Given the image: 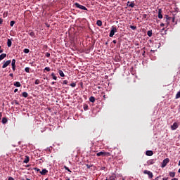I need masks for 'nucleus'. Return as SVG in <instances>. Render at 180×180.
Wrapping results in <instances>:
<instances>
[{
	"label": "nucleus",
	"instance_id": "f257e3e1",
	"mask_svg": "<svg viewBox=\"0 0 180 180\" xmlns=\"http://www.w3.org/2000/svg\"><path fill=\"white\" fill-rule=\"evenodd\" d=\"M97 157H109L110 155V153L109 152H103L101 151L96 153Z\"/></svg>",
	"mask_w": 180,
	"mask_h": 180
},
{
	"label": "nucleus",
	"instance_id": "39448f33",
	"mask_svg": "<svg viewBox=\"0 0 180 180\" xmlns=\"http://www.w3.org/2000/svg\"><path fill=\"white\" fill-rule=\"evenodd\" d=\"M168 162H169V158L165 159V160L162 161V162L161 167H162V168H165V167H167V164H168Z\"/></svg>",
	"mask_w": 180,
	"mask_h": 180
},
{
	"label": "nucleus",
	"instance_id": "680f3d73",
	"mask_svg": "<svg viewBox=\"0 0 180 180\" xmlns=\"http://www.w3.org/2000/svg\"><path fill=\"white\" fill-rule=\"evenodd\" d=\"M66 180H70V178H68Z\"/></svg>",
	"mask_w": 180,
	"mask_h": 180
},
{
	"label": "nucleus",
	"instance_id": "393cba45",
	"mask_svg": "<svg viewBox=\"0 0 180 180\" xmlns=\"http://www.w3.org/2000/svg\"><path fill=\"white\" fill-rule=\"evenodd\" d=\"M15 64H16V60L13 59L11 61V65H16Z\"/></svg>",
	"mask_w": 180,
	"mask_h": 180
},
{
	"label": "nucleus",
	"instance_id": "a19ab883",
	"mask_svg": "<svg viewBox=\"0 0 180 180\" xmlns=\"http://www.w3.org/2000/svg\"><path fill=\"white\" fill-rule=\"evenodd\" d=\"M86 167L89 169V168H91L92 165H86Z\"/></svg>",
	"mask_w": 180,
	"mask_h": 180
},
{
	"label": "nucleus",
	"instance_id": "603ef678",
	"mask_svg": "<svg viewBox=\"0 0 180 180\" xmlns=\"http://www.w3.org/2000/svg\"><path fill=\"white\" fill-rule=\"evenodd\" d=\"M172 22H175V18H172Z\"/></svg>",
	"mask_w": 180,
	"mask_h": 180
},
{
	"label": "nucleus",
	"instance_id": "7c9ffc66",
	"mask_svg": "<svg viewBox=\"0 0 180 180\" xmlns=\"http://www.w3.org/2000/svg\"><path fill=\"white\" fill-rule=\"evenodd\" d=\"M70 86H72V88H75V86H77V84L76 83H72V84H70Z\"/></svg>",
	"mask_w": 180,
	"mask_h": 180
},
{
	"label": "nucleus",
	"instance_id": "f704fd0d",
	"mask_svg": "<svg viewBox=\"0 0 180 180\" xmlns=\"http://www.w3.org/2000/svg\"><path fill=\"white\" fill-rule=\"evenodd\" d=\"M23 51L25 53V54H27L29 53L30 50L28 49H25Z\"/></svg>",
	"mask_w": 180,
	"mask_h": 180
},
{
	"label": "nucleus",
	"instance_id": "9d476101",
	"mask_svg": "<svg viewBox=\"0 0 180 180\" xmlns=\"http://www.w3.org/2000/svg\"><path fill=\"white\" fill-rule=\"evenodd\" d=\"M7 46H8V47H11L12 46V39H8Z\"/></svg>",
	"mask_w": 180,
	"mask_h": 180
},
{
	"label": "nucleus",
	"instance_id": "f8f14e48",
	"mask_svg": "<svg viewBox=\"0 0 180 180\" xmlns=\"http://www.w3.org/2000/svg\"><path fill=\"white\" fill-rule=\"evenodd\" d=\"M158 18L162 19V11H161V9H159L158 11Z\"/></svg>",
	"mask_w": 180,
	"mask_h": 180
},
{
	"label": "nucleus",
	"instance_id": "0e129e2a",
	"mask_svg": "<svg viewBox=\"0 0 180 180\" xmlns=\"http://www.w3.org/2000/svg\"><path fill=\"white\" fill-rule=\"evenodd\" d=\"M45 180H47V179H46Z\"/></svg>",
	"mask_w": 180,
	"mask_h": 180
},
{
	"label": "nucleus",
	"instance_id": "1a4fd4ad",
	"mask_svg": "<svg viewBox=\"0 0 180 180\" xmlns=\"http://www.w3.org/2000/svg\"><path fill=\"white\" fill-rule=\"evenodd\" d=\"M153 154H154L153 150H147L146 152V155H148V157H151V155H153Z\"/></svg>",
	"mask_w": 180,
	"mask_h": 180
},
{
	"label": "nucleus",
	"instance_id": "2f4dec72",
	"mask_svg": "<svg viewBox=\"0 0 180 180\" xmlns=\"http://www.w3.org/2000/svg\"><path fill=\"white\" fill-rule=\"evenodd\" d=\"M83 108H84V110H88V105L84 104Z\"/></svg>",
	"mask_w": 180,
	"mask_h": 180
},
{
	"label": "nucleus",
	"instance_id": "5fc2aeb1",
	"mask_svg": "<svg viewBox=\"0 0 180 180\" xmlns=\"http://www.w3.org/2000/svg\"><path fill=\"white\" fill-rule=\"evenodd\" d=\"M172 180H178V179L177 178H174Z\"/></svg>",
	"mask_w": 180,
	"mask_h": 180
},
{
	"label": "nucleus",
	"instance_id": "37998d69",
	"mask_svg": "<svg viewBox=\"0 0 180 180\" xmlns=\"http://www.w3.org/2000/svg\"><path fill=\"white\" fill-rule=\"evenodd\" d=\"M1 53H4V49H2L1 46H0V54Z\"/></svg>",
	"mask_w": 180,
	"mask_h": 180
},
{
	"label": "nucleus",
	"instance_id": "0eeeda50",
	"mask_svg": "<svg viewBox=\"0 0 180 180\" xmlns=\"http://www.w3.org/2000/svg\"><path fill=\"white\" fill-rule=\"evenodd\" d=\"M11 63V60H8L6 62H4V65H2V68H6V67H8V65H9Z\"/></svg>",
	"mask_w": 180,
	"mask_h": 180
},
{
	"label": "nucleus",
	"instance_id": "f03ea898",
	"mask_svg": "<svg viewBox=\"0 0 180 180\" xmlns=\"http://www.w3.org/2000/svg\"><path fill=\"white\" fill-rule=\"evenodd\" d=\"M117 28H116V27L115 26H112L111 30L109 34L110 37H112L113 36H115V33H117Z\"/></svg>",
	"mask_w": 180,
	"mask_h": 180
},
{
	"label": "nucleus",
	"instance_id": "2eb2a0df",
	"mask_svg": "<svg viewBox=\"0 0 180 180\" xmlns=\"http://www.w3.org/2000/svg\"><path fill=\"white\" fill-rule=\"evenodd\" d=\"M6 57V53H1L0 55V61H2V60H4V58H5Z\"/></svg>",
	"mask_w": 180,
	"mask_h": 180
},
{
	"label": "nucleus",
	"instance_id": "09e8293b",
	"mask_svg": "<svg viewBox=\"0 0 180 180\" xmlns=\"http://www.w3.org/2000/svg\"><path fill=\"white\" fill-rule=\"evenodd\" d=\"M8 180H15L13 177H9Z\"/></svg>",
	"mask_w": 180,
	"mask_h": 180
},
{
	"label": "nucleus",
	"instance_id": "423d86ee",
	"mask_svg": "<svg viewBox=\"0 0 180 180\" xmlns=\"http://www.w3.org/2000/svg\"><path fill=\"white\" fill-rule=\"evenodd\" d=\"M153 164H155V160L150 159L146 162V164L144 165H153Z\"/></svg>",
	"mask_w": 180,
	"mask_h": 180
},
{
	"label": "nucleus",
	"instance_id": "4468645a",
	"mask_svg": "<svg viewBox=\"0 0 180 180\" xmlns=\"http://www.w3.org/2000/svg\"><path fill=\"white\" fill-rule=\"evenodd\" d=\"M1 123H3V124H6V123H8V118L3 117L1 120Z\"/></svg>",
	"mask_w": 180,
	"mask_h": 180
},
{
	"label": "nucleus",
	"instance_id": "9b49d317",
	"mask_svg": "<svg viewBox=\"0 0 180 180\" xmlns=\"http://www.w3.org/2000/svg\"><path fill=\"white\" fill-rule=\"evenodd\" d=\"M14 86H16L17 88H20L22 86V84H20V82H15L13 84Z\"/></svg>",
	"mask_w": 180,
	"mask_h": 180
},
{
	"label": "nucleus",
	"instance_id": "a211bd4d",
	"mask_svg": "<svg viewBox=\"0 0 180 180\" xmlns=\"http://www.w3.org/2000/svg\"><path fill=\"white\" fill-rule=\"evenodd\" d=\"M22 96L23 98H27V96H29V94H27V92L24 91L22 92Z\"/></svg>",
	"mask_w": 180,
	"mask_h": 180
},
{
	"label": "nucleus",
	"instance_id": "a878e982",
	"mask_svg": "<svg viewBox=\"0 0 180 180\" xmlns=\"http://www.w3.org/2000/svg\"><path fill=\"white\" fill-rule=\"evenodd\" d=\"M130 29H131L132 30H136V29H137V27H136L134 25H131Z\"/></svg>",
	"mask_w": 180,
	"mask_h": 180
},
{
	"label": "nucleus",
	"instance_id": "79ce46f5",
	"mask_svg": "<svg viewBox=\"0 0 180 180\" xmlns=\"http://www.w3.org/2000/svg\"><path fill=\"white\" fill-rule=\"evenodd\" d=\"M46 57H50V53H49V52H46Z\"/></svg>",
	"mask_w": 180,
	"mask_h": 180
},
{
	"label": "nucleus",
	"instance_id": "c9c22d12",
	"mask_svg": "<svg viewBox=\"0 0 180 180\" xmlns=\"http://www.w3.org/2000/svg\"><path fill=\"white\" fill-rule=\"evenodd\" d=\"M171 20V17L166 15V22H168V20Z\"/></svg>",
	"mask_w": 180,
	"mask_h": 180
},
{
	"label": "nucleus",
	"instance_id": "8fccbe9b",
	"mask_svg": "<svg viewBox=\"0 0 180 180\" xmlns=\"http://www.w3.org/2000/svg\"><path fill=\"white\" fill-rule=\"evenodd\" d=\"M18 92V89H14V93L16 94Z\"/></svg>",
	"mask_w": 180,
	"mask_h": 180
},
{
	"label": "nucleus",
	"instance_id": "4be33fe9",
	"mask_svg": "<svg viewBox=\"0 0 180 180\" xmlns=\"http://www.w3.org/2000/svg\"><path fill=\"white\" fill-rule=\"evenodd\" d=\"M96 25L97 26H102V21L101 20H97Z\"/></svg>",
	"mask_w": 180,
	"mask_h": 180
},
{
	"label": "nucleus",
	"instance_id": "e433bc0d",
	"mask_svg": "<svg viewBox=\"0 0 180 180\" xmlns=\"http://www.w3.org/2000/svg\"><path fill=\"white\" fill-rule=\"evenodd\" d=\"M11 66H12L13 71H15L16 70V65H11Z\"/></svg>",
	"mask_w": 180,
	"mask_h": 180
},
{
	"label": "nucleus",
	"instance_id": "aec40b11",
	"mask_svg": "<svg viewBox=\"0 0 180 180\" xmlns=\"http://www.w3.org/2000/svg\"><path fill=\"white\" fill-rule=\"evenodd\" d=\"M169 176H171V178H174L175 176V172H169Z\"/></svg>",
	"mask_w": 180,
	"mask_h": 180
},
{
	"label": "nucleus",
	"instance_id": "3c124183",
	"mask_svg": "<svg viewBox=\"0 0 180 180\" xmlns=\"http://www.w3.org/2000/svg\"><path fill=\"white\" fill-rule=\"evenodd\" d=\"M162 180H168V178L167 177H165L162 179Z\"/></svg>",
	"mask_w": 180,
	"mask_h": 180
},
{
	"label": "nucleus",
	"instance_id": "ea45409f",
	"mask_svg": "<svg viewBox=\"0 0 180 180\" xmlns=\"http://www.w3.org/2000/svg\"><path fill=\"white\" fill-rule=\"evenodd\" d=\"M34 171H37V172H40V169L37 168V167H34Z\"/></svg>",
	"mask_w": 180,
	"mask_h": 180
},
{
	"label": "nucleus",
	"instance_id": "de8ad7c7",
	"mask_svg": "<svg viewBox=\"0 0 180 180\" xmlns=\"http://www.w3.org/2000/svg\"><path fill=\"white\" fill-rule=\"evenodd\" d=\"M112 43H113L114 44H116L117 43V41L116 40H113V41H112Z\"/></svg>",
	"mask_w": 180,
	"mask_h": 180
},
{
	"label": "nucleus",
	"instance_id": "7ed1b4c3",
	"mask_svg": "<svg viewBox=\"0 0 180 180\" xmlns=\"http://www.w3.org/2000/svg\"><path fill=\"white\" fill-rule=\"evenodd\" d=\"M143 174H145V175H148L149 179H153V177L154 176V174H153V172H151L149 170H144Z\"/></svg>",
	"mask_w": 180,
	"mask_h": 180
},
{
	"label": "nucleus",
	"instance_id": "4d7b16f0",
	"mask_svg": "<svg viewBox=\"0 0 180 180\" xmlns=\"http://www.w3.org/2000/svg\"><path fill=\"white\" fill-rule=\"evenodd\" d=\"M129 4H130V1H128V2H127V5H129Z\"/></svg>",
	"mask_w": 180,
	"mask_h": 180
},
{
	"label": "nucleus",
	"instance_id": "49530a36",
	"mask_svg": "<svg viewBox=\"0 0 180 180\" xmlns=\"http://www.w3.org/2000/svg\"><path fill=\"white\" fill-rule=\"evenodd\" d=\"M164 26H165V24H164V23H161V24H160V27H164Z\"/></svg>",
	"mask_w": 180,
	"mask_h": 180
},
{
	"label": "nucleus",
	"instance_id": "dca6fc26",
	"mask_svg": "<svg viewBox=\"0 0 180 180\" xmlns=\"http://www.w3.org/2000/svg\"><path fill=\"white\" fill-rule=\"evenodd\" d=\"M58 74H59L60 77H65V75H64V72H63V70H58Z\"/></svg>",
	"mask_w": 180,
	"mask_h": 180
},
{
	"label": "nucleus",
	"instance_id": "cd10ccee",
	"mask_svg": "<svg viewBox=\"0 0 180 180\" xmlns=\"http://www.w3.org/2000/svg\"><path fill=\"white\" fill-rule=\"evenodd\" d=\"M35 85H39L40 84V80L36 79L34 82Z\"/></svg>",
	"mask_w": 180,
	"mask_h": 180
},
{
	"label": "nucleus",
	"instance_id": "72a5a7b5",
	"mask_svg": "<svg viewBox=\"0 0 180 180\" xmlns=\"http://www.w3.org/2000/svg\"><path fill=\"white\" fill-rule=\"evenodd\" d=\"M13 25H15V21H11V22H10V26H11V27H13Z\"/></svg>",
	"mask_w": 180,
	"mask_h": 180
},
{
	"label": "nucleus",
	"instance_id": "412c9836",
	"mask_svg": "<svg viewBox=\"0 0 180 180\" xmlns=\"http://www.w3.org/2000/svg\"><path fill=\"white\" fill-rule=\"evenodd\" d=\"M127 6H129V8H134V3L131 2L129 4H127Z\"/></svg>",
	"mask_w": 180,
	"mask_h": 180
},
{
	"label": "nucleus",
	"instance_id": "473e14b6",
	"mask_svg": "<svg viewBox=\"0 0 180 180\" xmlns=\"http://www.w3.org/2000/svg\"><path fill=\"white\" fill-rule=\"evenodd\" d=\"M64 168H65V169L66 171H68V172H71V169H70V168H68V167L65 166Z\"/></svg>",
	"mask_w": 180,
	"mask_h": 180
},
{
	"label": "nucleus",
	"instance_id": "052dcab7",
	"mask_svg": "<svg viewBox=\"0 0 180 180\" xmlns=\"http://www.w3.org/2000/svg\"><path fill=\"white\" fill-rule=\"evenodd\" d=\"M146 16H147V15H144L143 18H146Z\"/></svg>",
	"mask_w": 180,
	"mask_h": 180
},
{
	"label": "nucleus",
	"instance_id": "6e6d98bb",
	"mask_svg": "<svg viewBox=\"0 0 180 180\" xmlns=\"http://www.w3.org/2000/svg\"><path fill=\"white\" fill-rule=\"evenodd\" d=\"M158 178H160V177H159V176L156 177V178L155 179V180H158Z\"/></svg>",
	"mask_w": 180,
	"mask_h": 180
},
{
	"label": "nucleus",
	"instance_id": "c756f323",
	"mask_svg": "<svg viewBox=\"0 0 180 180\" xmlns=\"http://www.w3.org/2000/svg\"><path fill=\"white\" fill-rule=\"evenodd\" d=\"M30 68H29V67H27L25 68V72H30Z\"/></svg>",
	"mask_w": 180,
	"mask_h": 180
},
{
	"label": "nucleus",
	"instance_id": "6ab92c4d",
	"mask_svg": "<svg viewBox=\"0 0 180 180\" xmlns=\"http://www.w3.org/2000/svg\"><path fill=\"white\" fill-rule=\"evenodd\" d=\"M29 162V156H25V159L24 160V163L27 164Z\"/></svg>",
	"mask_w": 180,
	"mask_h": 180
},
{
	"label": "nucleus",
	"instance_id": "a18cd8bd",
	"mask_svg": "<svg viewBox=\"0 0 180 180\" xmlns=\"http://www.w3.org/2000/svg\"><path fill=\"white\" fill-rule=\"evenodd\" d=\"M9 75L11 77V78H13V73H10Z\"/></svg>",
	"mask_w": 180,
	"mask_h": 180
},
{
	"label": "nucleus",
	"instance_id": "e2e57ef3",
	"mask_svg": "<svg viewBox=\"0 0 180 180\" xmlns=\"http://www.w3.org/2000/svg\"><path fill=\"white\" fill-rule=\"evenodd\" d=\"M105 44L108 45V42H105Z\"/></svg>",
	"mask_w": 180,
	"mask_h": 180
},
{
	"label": "nucleus",
	"instance_id": "bf43d9fd",
	"mask_svg": "<svg viewBox=\"0 0 180 180\" xmlns=\"http://www.w3.org/2000/svg\"><path fill=\"white\" fill-rule=\"evenodd\" d=\"M178 172L180 174V168L179 169V171H178Z\"/></svg>",
	"mask_w": 180,
	"mask_h": 180
},
{
	"label": "nucleus",
	"instance_id": "864d4df0",
	"mask_svg": "<svg viewBox=\"0 0 180 180\" xmlns=\"http://www.w3.org/2000/svg\"><path fill=\"white\" fill-rule=\"evenodd\" d=\"M15 105H19V102L15 101Z\"/></svg>",
	"mask_w": 180,
	"mask_h": 180
},
{
	"label": "nucleus",
	"instance_id": "f3484780",
	"mask_svg": "<svg viewBox=\"0 0 180 180\" xmlns=\"http://www.w3.org/2000/svg\"><path fill=\"white\" fill-rule=\"evenodd\" d=\"M147 35L149 37H151V36H153V31L151 30H149L147 32Z\"/></svg>",
	"mask_w": 180,
	"mask_h": 180
},
{
	"label": "nucleus",
	"instance_id": "5701e85b",
	"mask_svg": "<svg viewBox=\"0 0 180 180\" xmlns=\"http://www.w3.org/2000/svg\"><path fill=\"white\" fill-rule=\"evenodd\" d=\"M89 101H90V102H91L92 103H94V102H95V97L91 96V97L89 98Z\"/></svg>",
	"mask_w": 180,
	"mask_h": 180
},
{
	"label": "nucleus",
	"instance_id": "b1692460",
	"mask_svg": "<svg viewBox=\"0 0 180 180\" xmlns=\"http://www.w3.org/2000/svg\"><path fill=\"white\" fill-rule=\"evenodd\" d=\"M51 77H52L53 79H54L55 81H57V77H56V75H54V73H51Z\"/></svg>",
	"mask_w": 180,
	"mask_h": 180
},
{
	"label": "nucleus",
	"instance_id": "ddd939ff",
	"mask_svg": "<svg viewBox=\"0 0 180 180\" xmlns=\"http://www.w3.org/2000/svg\"><path fill=\"white\" fill-rule=\"evenodd\" d=\"M41 175H46L49 171L46 169H43L42 171L39 172Z\"/></svg>",
	"mask_w": 180,
	"mask_h": 180
},
{
	"label": "nucleus",
	"instance_id": "c85d7f7f",
	"mask_svg": "<svg viewBox=\"0 0 180 180\" xmlns=\"http://www.w3.org/2000/svg\"><path fill=\"white\" fill-rule=\"evenodd\" d=\"M115 179H116V176L115 175H112L110 177V180H116Z\"/></svg>",
	"mask_w": 180,
	"mask_h": 180
},
{
	"label": "nucleus",
	"instance_id": "20e7f679",
	"mask_svg": "<svg viewBox=\"0 0 180 180\" xmlns=\"http://www.w3.org/2000/svg\"><path fill=\"white\" fill-rule=\"evenodd\" d=\"M76 8H78L79 9H82V11H88V8H86V7H85L84 6H82L78 3H75V4Z\"/></svg>",
	"mask_w": 180,
	"mask_h": 180
},
{
	"label": "nucleus",
	"instance_id": "58836bf2",
	"mask_svg": "<svg viewBox=\"0 0 180 180\" xmlns=\"http://www.w3.org/2000/svg\"><path fill=\"white\" fill-rule=\"evenodd\" d=\"M30 36H31V37H33L34 36V32H30Z\"/></svg>",
	"mask_w": 180,
	"mask_h": 180
},
{
	"label": "nucleus",
	"instance_id": "4c0bfd02",
	"mask_svg": "<svg viewBox=\"0 0 180 180\" xmlns=\"http://www.w3.org/2000/svg\"><path fill=\"white\" fill-rule=\"evenodd\" d=\"M63 85H67V84H68V80H64L63 82Z\"/></svg>",
	"mask_w": 180,
	"mask_h": 180
},
{
	"label": "nucleus",
	"instance_id": "6e6552de",
	"mask_svg": "<svg viewBox=\"0 0 180 180\" xmlns=\"http://www.w3.org/2000/svg\"><path fill=\"white\" fill-rule=\"evenodd\" d=\"M178 123L177 122H174L172 126H171V129L172 130H176L178 129Z\"/></svg>",
	"mask_w": 180,
	"mask_h": 180
},
{
	"label": "nucleus",
	"instance_id": "13d9d810",
	"mask_svg": "<svg viewBox=\"0 0 180 180\" xmlns=\"http://www.w3.org/2000/svg\"><path fill=\"white\" fill-rule=\"evenodd\" d=\"M51 84H52V85H54V82H53L51 83Z\"/></svg>",
	"mask_w": 180,
	"mask_h": 180
},
{
	"label": "nucleus",
	"instance_id": "c03bdc74",
	"mask_svg": "<svg viewBox=\"0 0 180 180\" xmlns=\"http://www.w3.org/2000/svg\"><path fill=\"white\" fill-rule=\"evenodd\" d=\"M3 22H4V20L2 18H0V25H2Z\"/></svg>",
	"mask_w": 180,
	"mask_h": 180
},
{
	"label": "nucleus",
	"instance_id": "bb28decb",
	"mask_svg": "<svg viewBox=\"0 0 180 180\" xmlns=\"http://www.w3.org/2000/svg\"><path fill=\"white\" fill-rule=\"evenodd\" d=\"M44 70H45V71H47V72H49L51 71V69H50V68H49V67H46V68H44Z\"/></svg>",
	"mask_w": 180,
	"mask_h": 180
}]
</instances>
